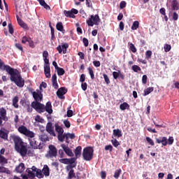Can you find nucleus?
I'll return each instance as SVG.
<instances>
[{"mask_svg": "<svg viewBox=\"0 0 179 179\" xmlns=\"http://www.w3.org/2000/svg\"><path fill=\"white\" fill-rule=\"evenodd\" d=\"M81 87L85 92V90H87V83H82Z\"/></svg>", "mask_w": 179, "mask_h": 179, "instance_id": "338daca9", "label": "nucleus"}, {"mask_svg": "<svg viewBox=\"0 0 179 179\" xmlns=\"http://www.w3.org/2000/svg\"><path fill=\"white\" fill-rule=\"evenodd\" d=\"M146 141L148 143H149V145H150L151 146H155V142L153 141V140H152V138H150V137H146Z\"/></svg>", "mask_w": 179, "mask_h": 179, "instance_id": "5fc2aeb1", "label": "nucleus"}, {"mask_svg": "<svg viewBox=\"0 0 179 179\" xmlns=\"http://www.w3.org/2000/svg\"><path fill=\"white\" fill-rule=\"evenodd\" d=\"M76 138V136H75V134L72 133H66V143H69V139H75Z\"/></svg>", "mask_w": 179, "mask_h": 179, "instance_id": "a878e982", "label": "nucleus"}, {"mask_svg": "<svg viewBox=\"0 0 179 179\" xmlns=\"http://www.w3.org/2000/svg\"><path fill=\"white\" fill-rule=\"evenodd\" d=\"M18 131L20 134L27 136V138H29V145L32 149H43V148H44V143H40L38 145L36 138H34L36 134L32 131L29 130L26 126L19 127Z\"/></svg>", "mask_w": 179, "mask_h": 179, "instance_id": "f257e3e1", "label": "nucleus"}, {"mask_svg": "<svg viewBox=\"0 0 179 179\" xmlns=\"http://www.w3.org/2000/svg\"><path fill=\"white\" fill-rule=\"evenodd\" d=\"M7 112H6V109H5V108H0V127H3V122L5 121L6 122V121H8V120H9V118H8V116H6Z\"/></svg>", "mask_w": 179, "mask_h": 179, "instance_id": "9d476101", "label": "nucleus"}, {"mask_svg": "<svg viewBox=\"0 0 179 179\" xmlns=\"http://www.w3.org/2000/svg\"><path fill=\"white\" fill-rule=\"evenodd\" d=\"M17 103H19V96H15L13 99V106L15 108H17L19 107V104H17Z\"/></svg>", "mask_w": 179, "mask_h": 179, "instance_id": "2f4dec72", "label": "nucleus"}, {"mask_svg": "<svg viewBox=\"0 0 179 179\" xmlns=\"http://www.w3.org/2000/svg\"><path fill=\"white\" fill-rule=\"evenodd\" d=\"M68 48H69V44L64 43L62 45H59L57 48V50L59 54H62V52L63 54H66V50H68Z\"/></svg>", "mask_w": 179, "mask_h": 179, "instance_id": "ddd939ff", "label": "nucleus"}, {"mask_svg": "<svg viewBox=\"0 0 179 179\" xmlns=\"http://www.w3.org/2000/svg\"><path fill=\"white\" fill-rule=\"evenodd\" d=\"M142 83L146 85L148 83V76L143 75L142 78Z\"/></svg>", "mask_w": 179, "mask_h": 179, "instance_id": "bf43d9fd", "label": "nucleus"}, {"mask_svg": "<svg viewBox=\"0 0 179 179\" xmlns=\"http://www.w3.org/2000/svg\"><path fill=\"white\" fill-rule=\"evenodd\" d=\"M16 18H17L18 24H20V26L22 27V29H24L25 30H29V26H27V24L23 22V20L20 19V17H19V15H17Z\"/></svg>", "mask_w": 179, "mask_h": 179, "instance_id": "a211bd4d", "label": "nucleus"}, {"mask_svg": "<svg viewBox=\"0 0 179 179\" xmlns=\"http://www.w3.org/2000/svg\"><path fill=\"white\" fill-rule=\"evenodd\" d=\"M15 47L17 48V50L23 52V46L22 45V44L17 43L15 44Z\"/></svg>", "mask_w": 179, "mask_h": 179, "instance_id": "603ef678", "label": "nucleus"}, {"mask_svg": "<svg viewBox=\"0 0 179 179\" xmlns=\"http://www.w3.org/2000/svg\"><path fill=\"white\" fill-rule=\"evenodd\" d=\"M155 90V88L153 87H149L148 88L145 89L144 90V96H148V94H150L152 92Z\"/></svg>", "mask_w": 179, "mask_h": 179, "instance_id": "c9c22d12", "label": "nucleus"}, {"mask_svg": "<svg viewBox=\"0 0 179 179\" xmlns=\"http://www.w3.org/2000/svg\"><path fill=\"white\" fill-rule=\"evenodd\" d=\"M56 29H57V30H58L59 31H62V33H64V31H65V29H64V25L62 24V22H61L57 23Z\"/></svg>", "mask_w": 179, "mask_h": 179, "instance_id": "7c9ffc66", "label": "nucleus"}, {"mask_svg": "<svg viewBox=\"0 0 179 179\" xmlns=\"http://www.w3.org/2000/svg\"><path fill=\"white\" fill-rule=\"evenodd\" d=\"M87 71L91 77V79L92 80L94 79V71H93V69H92V67H88Z\"/></svg>", "mask_w": 179, "mask_h": 179, "instance_id": "ea45409f", "label": "nucleus"}, {"mask_svg": "<svg viewBox=\"0 0 179 179\" xmlns=\"http://www.w3.org/2000/svg\"><path fill=\"white\" fill-rule=\"evenodd\" d=\"M126 6H127V2H125L124 1H122L120 2V9H124V8H125Z\"/></svg>", "mask_w": 179, "mask_h": 179, "instance_id": "e2e57ef3", "label": "nucleus"}, {"mask_svg": "<svg viewBox=\"0 0 179 179\" xmlns=\"http://www.w3.org/2000/svg\"><path fill=\"white\" fill-rule=\"evenodd\" d=\"M120 108L122 110V111L129 110V104H128L127 102H124L120 105Z\"/></svg>", "mask_w": 179, "mask_h": 179, "instance_id": "c756f323", "label": "nucleus"}, {"mask_svg": "<svg viewBox=\"0 0 179 179\" xmlns=\"http://www.w3.org/2000/svg\"><path fill=\"white\" fill-rule=\"evenodd\" d=\"M94 150L92 147H86L83 149V157L86 162H90L93 159Z\"/></svg>", "mask_w": 179, "mask_h": 179, "instance_id": "423d86ee", "label": "nucleus"}, {"mask_svg": "<svg viewBox=\"0 0 179 179\" xmlns=\"http://www.w3.org/2000/svg\"><path fill=\"white\" fill-rule=\"evenodd\" d=\"M83 43L84 44L85 47H88L89 46V40L86 38H83Z\"/></svg>", "mask_w": 179, "mask_h": 179, "instance_id": "680f3d73", "label": "nucleus"}, {"mask_svg": "<svg viewBox=\"0 0 179 179\" xmlns=\"http://www.w3.org/2000/svg\"><path fill=\"white\" fill-rule=\"evenodd\" d=\"M121 173H122V170L121 169H117L113 175L114 178L118 179L120 178V176H121Z\"/></svg>", "mask_w": 179, "mask_h": 179, "instance_id": "f704fd0d", "label": "nucleus"}, {"mask_svg": "<svg viewBox=\"0 0 179 179\" xmlns=\"http://www.w3.org/2000/svg\"><path fill=\"white\" fill-rule=\"evenodd\" d=\"M46 131L51 135L52 136H57L55 134V131L54 130V126L52 122H48L46 124Z\"/></svg>", "mask_w": 179, "mask_h": 179, "instance_id": "4468645a", "label": "nucleus"}, {"mask_svg": "<svg viewBox=\"0 0 179 179\" xmlns=\"http://www.w3.org/2000/svg\"><path fill=\"white\" fill-rule=\"evenodd\" d=\"M57 139L59 142H64L66 139V133L57 134Z\"/></svg>", "mask_w": 179, "mask_h": 179, "instance_id": "c85d7f7f", "label": "nucleus"}, {"mask_svg": "<svg viewBox=\"0 0 179 179\" xmlns=\"http://www.w3.org/2000/svg\"><path fill=\"white\" fill-rule=\"evenodd\" d=\"M10 138L15 143V150L16 152L20 153L22 157H25L26 155H27V143L23 142V140L18 136H10Z\"/></svg>", "mask_w": 179, "mask_h": 179, "instance_id": "f03ea898", "label": "nucleus"}, {"mask_svg": "<svg viewBox=\"0 0 179 179\" xmlns=\"http://www.w3.org/2000/svg\"><path fill=\"white\" fill-rule=\"evenodd\" d=\"M55 131L57 133V135H59L61 134H64V128L62 127L59 126L58 123H56L55 124Z\"/></svg>", "mask_w": 179, "mask_h": 179, "instance_id": "393cba45", "label": "nucleus"}, {"mask_svg": "<svg viewBox=\"0 0 179 179\" xmlns=\"http://www.w3.org/2000/svg\"><path fill=\"white\" fill-rule=\"evenodd\" d=\"M93 64L96 68H99L100 67V65H101V63H100V61H94Z\"/></svg>", "mask_w": 179, "mask_h": 179, "instance_id": "0e129e2a", "label": "nucleus"}, {"mask_svg": "<svg viewBox=\"0 0 179 179\" xmlns=\"http://www.w3.org/2000/svg\"><path fill=\"white\" fill-rule=\"evenodd\" d=\"M128 45H129V50H130L131 52H134V54H135V52H136L137 51L136 47H135V45H134V43L131 42H129Z\"/></svg>", "mask_w": 179, "mask_h": 179, "instance_id": "473e14b6", "label": "nucleus"}, {"mask_svg": "<svg viewBox=\"0 0 179 179\" xmlns=\"http://www.w3.org/2000/svg\"><path fill=\"white\" fill-rule=\"evenodd\" d=\"M145 58L146 59H150L152 58V50H147L145 52Z\"/></svg>", "mask_w": 179, "mask_h": 179, "instance_id": "49530a36", "label": "nucleus"}, {"mask_svg": "<svg viewBox=\"0 0 179 179\" xmlns=\"http://www.w3.org/2000/svg\"><path fill=\"white\" fill-rule=\"evenodd\" d=\"M131 69H132V71H134V72H138L142 71V69L138 65H133Z\"/></svg>", "mask_w": 179, "mask_h": 179, "instance_id": "c03bdc74", "label": "nucleus"}, {"mask_svg": "<svg viewBox=\"0 0 179 179\" xmlns=\"http://www.w3.org/2000/svg\"><path fill=\"white\" fill-rule=\"evenodd\" d=\"M99 23H100V17L99 15H92L87 20V24L90 27H93L95 26H99Z\"/></svg>", "mask_w": 179, "mask_h": 179, "instance_id": "1a4fd4ad", "label": "nucleus"}, {"mask_svg": "<svg viewBox=\"0 0 179 179\" xmlns=\"http://www.w3.org/2000/svg\"><path fill=\"white\" fill-rule=\"evenodd\" d=\"M0 173H6V174H9L10 171H9L8 168H5V166H0Z\"/></svg>", "mask_w": 179, "mask_h": 179, "instance_id": "a19ab883", "label": "nucleus"}, {"mask_svg": "<svg viewBox=\"0 0 179 179\" xmlns=\"http://www.w3.org/2000/svg\"><path fill=\"white\" fill-rule=\"evenodd\" d=\"M27 174L21 175L22 179H36V166L27 168L26 170Z\"/></svg>", "mask_w": 179, "mask_h": 179, "instance_id": "6e6552de", "label": "nucleus"}, {"mask_svg": "<svg viewBox=\"0 0 179 179\" xmlns=\"http://www.w3.org/2000/svg\"><path fill=\"white\" fill-rule=\"evenodd\" d=\"M111 143L113 145L115 148H118L120 146V142L117 141V139L111 140Z\"/></svg>", "mask_w": 179, "mask_h": 179, "instance_id": "a18cd8bd", "label": "nucleus"}, {"mask_svg": "<svg viewBox=\"0 0 179 179\" xmlns=\"http://www.w3.org/2000/svg\"><path fill=\"white\" fill-rule=\"evenodd\" d=\"M76 159L77 158H75V157L69 158V164L73 166V163L76 162Z\"/></svg>", "mask_w": 179, "mask_h": 179, "instance_id": "6e6d98bb", "label": "nucleus"}, {"mask_svg": "<svg viewBox=\"0 0 179 179\" xmlns=\"http://www.w3.org/2000/svg\"><path fill=\"white\" fill-rule=\"evenodd\" d=\"M45 76L50 79L51 78V68L50 66H44Z\"/></svg>", "mask_w": 179, "mask_h": 179, "instance_id": "aec40b11", "label": "nucleus"}, {"mask_svg": "<svg viewBox=\"0 0 179 179\" xmlns=\"http://www.w3.org/2000/svg\"><path fill=\"white\" fill-rule=\"evenodd\" d=\"M75 155H76V159H79L80 156H82V147L81 146H78L74 151Z\"/></svg>", "mask_w": 179, "mask_h": 179, "instance_id": "4be33fe9", "label": "nucleus"}, {"mask_svg": "<svg viewBox=\"0 0 179 179\" xmlns=\"http://www.w3.org/2000/svg\"><path fill=\"white\" fill-rule=\"evenodd\" d=\"M39 139L40 141H41V142H47L50 141L48 136H47V134L43 132L42 133L41 135L39 136Z\"/></svg>", "mask_w": 179, "mask_h": 179, "instance_id": "cd10ccee", "label": "nucleus"}, {"mask_svg": "<svg viewBox=\"0 0 179 179\" xmlns=\"http://www.w3.org/2000/svg\"><path fill=\"white\" fill-rule=\"evenodd\" d=\"M68 178L69 179L76 178V176L75 175V171H73V169L70 170V171L69 172Z\"/></svg>", "mask_w": 179, "mask_h": 179, "instance_id": "4c0bfd02", "label": "nucleus"}, {"mask_svg": "<svg viewBox=\"0 0 179 179\" xmlns=\"http://www.w3.org/2000/svg\"><path fill=\"white\" fill-rule=\"evenodd\" d=\"M29 91L32 94V96L35 100L31 103V107H32L33 108H34V110H36V103H40V101H43V94H41V92H40L39 90H36V91H34V90L31 89Z\"/></svg>", "mask_w": 179, "mask_h": 179, "instance_id": "39448f33", "label": "nucleus"}, {"mask_svg": "<svg viewBox=\"0 0 179 179\" xmlns=\"http://www.w3.org/2000/svg\"><path fill=\"white\" fill-rule=\"evenodd\" d=\"M0 163L1 164H8V159L0 154Z\"/></svg>", "mask_w": 179, "mask_h": 179, "instance_id": "58836bf2", "label": "nucleus"}, {"mask_svg": "<svg viewBox=\"0 0 179 179\" xmlns=\"http://www.w3.org/2000/svg\"><path fill=\"white\" fill-rule=\"evenodd\" d=\"M161 143L162 144L163 146H167V145H169V143L167 141V138L162 137Z\"/></svg>", "mask_w": 179, "mask_h": 179, "instance_id": "de8ad7c7", "label": "nucleus"}, {"mask_svg": "<svg viewBox=\"0 0 179 179\" xmlns=\"http://www.w3.org/2000/svg\"><path fill=\"white\" fill-rule=\"evenodd\" d=\"M57 69L58 76H62L65 75V70L62 68L58 67Z\"/></svg>", "mask_w": 179, "mask_h": 179, "instance_id": "e433bc0d", "label": "nucleus"}, {"mask_svg": "<svg viewBox=\"0 0 179 179\" xmlns=\"http://www.w3.org/2000/svg\"><path fill=\"white\" fill-rule=\"evenodd\" d=\"M29 40L30 37L23 36L22 38V44H26V43H29Z\"/></svg>", "mask_w": 179, "mask_h": 179, "instance_id": "864d4df0", "label": "nucleus"}, {"mask_svg": "<svg viewBox=\"0 0 179 179\" xmlns=\"http://www.w3.org/2000/svg\"><path fill=\"white\" fill-rule=\"evenodd\" d=\"M35 107H36V109H35L36 111L39 114H41V113H45V111L50 115L52 114L53 113L51 101H48L45 106L41 103L36 102L35 103Z\"/></svg>", "mask_w": 179, "mask_h": 179, "instance_id": "20e7f679", "label": "nucleus"}, {"mask_svg": "<svg viewBox=\"0 0 179 179\" xmlns=\"http://www.w3.org/2000/svg\"><path fill=\"white\" fill-rule=\"evenodd\" d=\"M59 162L63 164H69V158H63L62 159H59Z\"/></svg>", "mask_w": 179, "mask_h": 179, "instance_id": "13d9d810", "label": "nucleus"}, {"mask_svg": "<svg viewBox=\"0 0 179 179\" xmlns=\"http://www.w3.org/2000/svg\"><path fill=\"white\" fill-rule=\"evenodd\" d=\"M165 52H169L171 50V45L166 44L164 46Z\"/></svg>", "mask_w": 179, "mask_h": 179, "instance_id": "8fccbe9b", "label": "nucleus"}, {"mask_svg": "<svg viewBox=\"0 0 179 179\" xmlns=\"http://www.w3.org/2000/svg\"><path fill=\"white\" fill-rule=\"evenodd\" d=\"M172 19L175 22H177L178 20V14L176 12H174L172 15Z\"/></svg>", "mask_w": 179, "mask_h": 179, "instance_id": "4d7b16f0", "label": "nucleus"}, {"mask_svg": "<svg viewBox=\"0 0 179 179\" xmlns=\"http://www.w3.org/2000/svg\"><path fill=\"white\" fill-rule=\"evenodd\" d=\"M8 27L10 34H13V33H15V30L13 29V26L12 24H8Z\"/></svg>", "mask_w": 179, "mask_h": 179, "instance_id": "3c124183", "label": "nucleus"}, {"mask_svg": "<svg viewBox=\"0 0 179 179\" xmlns=\"http://www.w3.org/2000/svg\"><path fill=\"white\" fill-rule=\"evenodd\" d=\"M105 150H109V152H113V145H108L105 147Z\"/></svg>", "mask_w": 179, "mask_h": 179, "instance_id": "774afa93", "label": "nucleus"}, {"mask_svg": "<svg viewBox=\"0 0 179 179\" xmlns=\"http://www.w3.org/2000/svg\"><path fill=\"white\" fill-rule=\"evenodd\" d=\"M168 145H173V143H174V138L173 136H170L168 139Z\"/></svg>", "mask_w": 179, "mask_h": 179, "instance_id": "052dcab7", "label": "nucleus"}, {"mask_svg": "<svg viewBox=\"0 0 179 179\" xmlns=\"http://www.w3.org/2000/svg\"><path fill=\"white\" fill-rule=\"evenodd\" d=\"M8 73L10 74V80L13 82L17 87H23L24 86V80L22 78V75L19 73L17 69H10L7 70Z\"/></svg>", "mask_w": 179, "mask_h": 179, "instance_id": "7ed1b4c3", "label": "nucleus"}, {"mask_svg": "<svg viewBox=\"0 0 179 179\" xmlns=\"http://www.w3.org/2000/svg\"><path fill=\"white\" fill-rule=\"evenodd\" d=\"M61 148L64 150V153L67 155L69 157H73V152H72V150L69 148V147L65 144H61Z\"/></svg>", "mask_w": 179, "mask_h": 179, "instance_id": "2eb2a0df", "label": "nucleus"}, {"mask_svg": "<svg viewBox=\"0 0 179 179\" xmlns=\"http://www.w3.org/2000/svg\"><path fill=\"white\" fill-rule=\"evenodd\" d=\"M79 11L77 9L72 8L71 10H64V14L65 15L66 17H70L72 19H75V15H78Z\"/></svg>", "mask_w": 179, "mask_h": 179, "instance_id": "9b49d317", "label": "nucleus"}, {"mask_svg": "<svg viewBox=\"0 0 179 179\" xmlns=\"http://www.w3.org/2000/svg\"><path fill=\"white\" fill-rule=\"evenodd\" d=\"M28 43H29V47H31V48H34V47H36V45H34V41H33L31 40V38L29 39Z\"/></svg>", "mask_w": 179, "mask_h": 179, "instance_id": "69168bd1", "label": "nucleus"}, {"mask_svg": "<svg viewBox=\"0 0 179 179\" xmlns=\"http://www.w3.org/2000/svg\"><path fill=\"white\" fill-rule=\"evenodd\" d=\"M57 156H58V150H57L55 145H50L48 146V150L45 155V157L46 159H54V157L57 158Z\"/></svg>", "mask_w": 179, "mask_h": 179, "instance_id": "0eeeda50", "label": "nucleus"}, {"mask_svg": "<svg viewBox=\"0 0 179 179\" xmlns=\"http://www.w3.org/2000/svg\"><path fill=\"white\" fill-rule=\"evenodd\" d=\"M103 79H104L106 85H110V83H111V82L110 81V78H108V76H107V74H106V73H103Z\"/></svg>", "mask_w": 179, "mask_h": 179, "instance_id": "37998d69", "label": "nucleus"}, {"mask_svg": "<svg viewBox=\"0 0 179 179\" xmlns=\"http://www.w3.org/2000/svg\"><path fill=\"white\" fill-rule=\"evenodd\" d=\"M9 68L10 69H13V68L10 67V66L5 65L3 61H2V59H0V69H1V71H6L8 73V70L9 69Z\"/></svg>", "mask_w": 179, "mask_h": 179, "instance_id": "6ab92c4d", "label": "nucleus"}, {"mask_svg": "<svg viewBox=\"0 0 179 179\" xmlns=\"http://www.w3.org/2000/svg\"><path fill=\"white\" fill-rule=\"evenodd\" d=\"M66 93H68V90H66L64 87H62L58 89L57 92V96L59 97V99H61L62 100H64L65 99L64 94H66Z\"/></svg>", "mask_w": 179, "mask_h": 179, "instance_id": "f8f14e48", "label": "nucleus"}, {"mask_svg": "<svg viewBox=\"0 0 179 179\" xmlns=\"http://www.w3.org/2000/svg\"><path fill=\"white\" fill-rule=\"evenodd\" d=\"M26 170V166H24V164L23 162H21L18 166H17L15 169V171L17 173L22 174L23 171Z\"/></svg>", "mask_w": 179, "mask_h": 179, "instance_id": "dca6fc26", "label": "nucleus"}, {"mask_svg": "<svg viewBox=\"0 0 179 179\" xmlns=\"http://www.w3.org/2000/svg\"><path fill=\"white\" fill-rule=\"evenodd\" d=\"M0 138L3 139V141H8V132L3 131V129L0 130Z\"/></svg>", "mask_w": 179, "mask_h": 179, "instance_id": "bb28decb", "label": "nucleus"}, {"mask_svg": "<svg viewBox=\"0 0 179 179\" xmlns=\"http://www.w3.org/2000/svg\"><path fill=\"white\" fill-rule=\"evenodd\" d=\"M171 6L172 10H178L179 9L178 1L177 0H173Z\"/></svg>", "mask_w": 179, "mask_h": 179, "instance_id": "b1692460", "label": "nucleus"}, {"mask_svg": "<svg viewBox=\"0 0 179 179\" xmlns=\"http://www.w3.org/2000/svg\"><path fill=\"white\" fill-rule=\"evenodd\" d=\"M35 177H37V178H44L43 171L40 169H37V167H36L35 169Z\"/></svg>", "mask_w": 179, "mask_h": 179, "instance_id": "412c9836", "label": "nucleus"}, {"mask_svg": "<svg viewBox=\"0 0 179 179\" xmlns=\"http://www.w3.org/2000/svg\"><path fill=\"white\" fill-rule=\"evenodd\" d=\"M42 173L43 174V176L45 177L50 176V167H48V165H44L43 169H42Z\"/></svg>", "mask_w": 179, "mask_h": 179, "instance_id": "5701e85b", "label": "nucleus"}, {"mask_svg": "<svg viewBox=\"0 0 179 179\" xmlns=\"http://www.w3.org/2000/svg\"><path fill=\"white\" fill-rule=\"evenodd\" d=\"M63 124H64V127H66V128H71V122H69V120H64L63 121Z\"/></svg>", "mask_w": 179, "mask_h": 179, "instance_id": "09e8293b", "label": "nucleus"}, {"mask_svg": "<svg viewBox=\"0 0 179 179\" xmlns=\"http://www.w3.org/2000/svg\"><path fill=\"white\" fill-rule=\"evenodd\" d=\"M113 78L115 80L118 79V78L122 79V80H124V79H125V76L122 74L120 71H118L117 72L113 71Z\"/></svg>", "mask_w": 179, "mask_h": 179, "instance_id": "f3484780", "label": "nucleus"}, {"mask_svg": "<svg viewBox=\"0 0 179 179\" xmlns=\"http://www.w3.org/2000/svg\"><path fill=\"white\" fill-rule=\"evenodd\" d=\"M139 27V22L138 21H134L133 22V24L131 26V30H136Z\"/></svg>", "mask_w": 179, "mask_h": 179, "instance_id": "79ce46f5", "label": "nucleus"}, {"mask_svg": "<svg viewBox=\"0 0 179 179\" xmlns=\"http://www.w3.org/2000/svg\"><path fill=\"white\" fill-rule=\"evenodd\" d=\"M113 136H117V138H121L122 136V131L120 130V129H114L113 130Z\"/></svg>", "mask_w": 179, "mask_h": 179, "instance_id": "72a5a7b5", "label": "nucleus"}]
</instances>
